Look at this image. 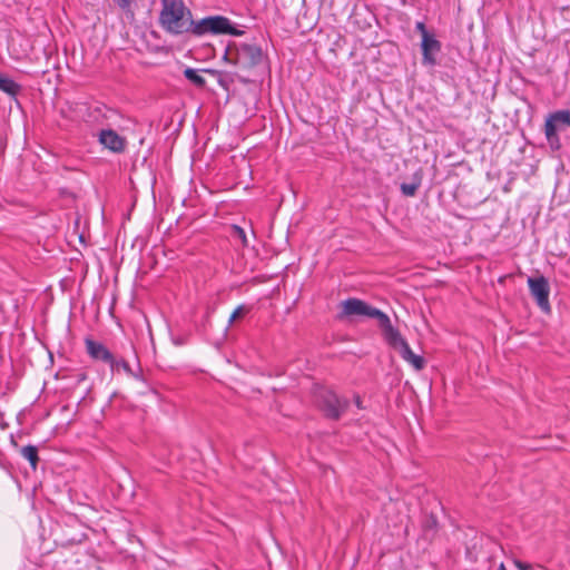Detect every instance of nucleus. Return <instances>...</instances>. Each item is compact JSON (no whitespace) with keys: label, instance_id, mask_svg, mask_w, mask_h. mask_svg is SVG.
<instances>
[{"label":"nucleus","instance_id":"1a4fd4ad","mask_svg":"<svg viewBox=\"0 0 570 570\" xmlns=\"http://www.w3.org/2000/svg\"><path fill=\"white\" fill-rule=\"evenodd\" d=\"M423 62L425 66L433 67L436 65L438 56L441 52V42L435 36H425L421 42Z\"/></svg>","mask_w":570,"mask_h":570},{"label":"nucleus","instance_id":"0eeeda50","mask_svg":"<svg viewBox=\"0 0 570 570\" xmlns=\"http://www.w3.org/2000/svg\"><path fill=\"white\" fill-rule=\"evenodd\" d=\"M98 141L115 154H122L126 150L127 140L114 129H102L98 135Z\"/></svg>","mask_w":570,"mask_h":570},{"label":"nucleus","instance_id":"f03ea898","mask_svg":"<svg viewBox=\"0 0 570 570\" xmlns=\"http://www.w3.org/2000/svg\"><path fill=\"white\" fill-rule=\"evenodd\" d=\"M366 316L368 318L377 320L379 326L384 332L390 325V317L381 309L367 304L365 301L360 298L351 297L342 302V312L338 314V318L345 316Z\"/></svg>","mask_w":570,"mask_h":570},{"label":"nucleus","instance_id":"f8f14e48","mask_svg":"<svg viewBox=\"0 0 570 570\" xmlns=\"http://www.w3.org/2000/svg\"><path fill=\"white\" fill-rule=\"evenodd\" d=\"M439 532V521L433 513L426 515L422 521V538L432 542Z\"/></svg>","mask_w":570,"mask_h":570},{"label":"nucleus","instance_id":"a878e982","mask_svg":"<svg viewBox=\"0 0 570 570\" xmlns=\"http://www.w3.org/2000/svg\"><path fill=\"white\" fill-rule=\"evenodd\" d=\"M519 80L521 82H524V78L522 77V73H519V72H515V73H511V77H510V82L512 83L513 80Z\"/></svg>","mask_w":570,"mask_h":570},{"label":"nucleus","instance_id":"4468645a","mask_svg":"<svg viewBox=\"0 0 570 570\" xmlns=\"http://www.w3.org/2000/svg\"><path fill=\"white\" fill-rule=\"evenodd\" d=\"M85 109L87 111L88 118L86 121L88 122H100L102 119L107 118L106 111L108 110L105 105H95V106H87L81 105L80 111Z\"/></svg>","mask_w":570,"mask_h":570},{"label":"nucleus","instance_id":"393cba45","mask_svg":"<svg viewBox=\"0 0 570 570\" xmlns=\"http://www.w3.org/2000/svg\"><path fill=\"white\" fill-rule=\"evenodd\" d=\"M514 564L519 570H531L532 566L530 563L523 562L521 560H514Z\"/></svg>","mask_w":570,"mask_h":570},{"label":"nucleus","instance_id":"c85d7f7f","mask_svg":"<svg viewBox=\"0 0 570 570\" xmlns=\"http://www.w3.org/2000/svg\"><path fill=\"white\" fill-rule=\"evenodd\" d=\"M498 570H507V568H505L504 563H501V564L499 566Z\"/></svg>","mask_w":570,"mask_h":570},{"label":"nucleus","instance_id":"9d476101","mask_svg":"<svg viewBox=\"0 0 570 570\" xmlns=\"http://www.w3.org/2000/svg\"><path fill=\"white\" fill-rule=\"evenodd\" d=\"M549 122L552 124L553 131L557 134L567 130L570 127V110L563 109L550 114L546 119L544 131H548Z\"/></svg>","mask_w":570,"mask_h":570},{"label":"nucleus","instance_id":"b1692460","mask_svg":"<svg viewBox=\"0 0 570 570\" xmlns=\"http://www.w3.org/2000/svg\"><path fill=\"white\" fill-rule=\"evenodd\" d=\"M415 28H416V30H419L421 32L422 39H424V35L425 36H433V33L428 31V29H426V27H425V24L423 22H416Z\"/></svg>","mask_w":570,"mask_h":570},{"label":"nucleus","instance_id":"5701e85b","mask_svg":"<svg viewBox=\"0 0 570 570\" xmlns=\"http://www.w3.org/2000/svg\"><path fill=\"white\" fill-rule=\"evenodd\" d=\"M213 312H214L213 308H210V307L206 308V312H205V315H204L203 322H202V327L204 330H206V326L209 324L210 315H212Z\"/></svg>","mask_w":570,"mask_h":570},{"label":"nucleus","instance_id":"bb28decb","mask_svg":"<svg viewBox=\"0 0 570 570\" xmlns=\"http://www.w3.org/2000/svg\"><path fill=\"white\" fill-rule=\"evenodd\" d=\"M354 403H355V405H356L358 409H363V404H362V400H361L360 395H357V394H356V395L354 396Z\"/></svg>","mask_w":570,"mask_h":570},{"label":"nucleus","instance_id":"6ab92c4d","mask_svg":"<svg viewBox=\"0 0 570 570\" xmlns=\"http://www.w3.org/2000/svg\"><path fill=\"white\" fill-rule=\"evenodd\" d=\"M549 147L557 151L561 148V140L559 134L553 131V126L549 122L548 131H544Z\"/></svg>","mask_w":570,"mask_h":570},{"label":"nucleus","instance_id":"2eb2a0df","mask_svg":"<svg viewBox=\"0 0 570 570\" xmlns=\"http://www.w3.org/2000/svg\"><path fill=\"white\" fill-rule=\"evenodd\" d=\"M0 90L11 98H17L21 91V86L14 80L8 78L6 73H0Z\"/></svg>","mask_w":570,"mask_h":570},{"label":"nucleus","instance_id":"f257e3e1","mask_svg":"<svg viewBox=\"0 0 570 570\" xmlns=\"http://www.w3.org/2000/svg\"><path fill=\"white\" fill-rule=\"evenodd\" d=\"M159 22L165 31L175 36L184 33L197 37L208 33L242 36L244 33L224 16H212L194 21L191 11L183 0H161Z\"/></svg>","mask_w":570,"mask_h":570},{"label":"nucleus","instance_id":"cd10ccee","mask_svg":"<svg viewBox=\"0 0 570 570\" xmlns=\"http://www.w3.org/2000/svg\"><path fill=\"white\" fill-rule=\"evenodd\" d=\"M184 71L191 72V71H214V70L208 69V68H202V69L186 68Z\"/></svg>","mask_w":570,"mask_h":570},{"label":"nucleus","instance_id":"423d86ee","mask_svg":"<svg viewBox=\"0 0 570 570\" xmlns=\"http://www.w3.org/2000/svg\"><path fill=\"white\" fill-rule=\"evenodd\" d=\"M528 286L531 296L534 298L537 305L544 313L551 311L549 302L550 285L548 279L543 275L528 278Z\"/></svg>","mask_w":570,"mask_h":570},{"label":"nucleus","instance_id":"aec40b11","mask_svg":"<svg viewBox=\"0 0 570 570\" xmlns=\"http://www.w3.org/2000/svg\"><path fill=\"white\" fill-rule=\"evenodd\" d=\"M252 307L245 304H242L235 308V311L232 313L228 325H232L235 323L238 318L247 315L250 312Z\"/></svg>","mask_w":570,"mask_h":570},{"label":"nucleus","instance_id":"39448f33","mask_svg":"<svg viewBox=\"0 0 570 570\" xmlns=\"http://www.w3.org/2000/svg\"><path fill=\"white\" fill-rule=\"evenodd\" d=\"M237 62L243 68H259L266 66V57L259 46L240 43L236 49Z\"/></svg>","mask_w":570,"mask_h":570},{"label":"nucleus","instance_id":"a211bd4d","mask_svg":"<svg viewBox=\"0 0 570 570\" xmlns=\"http://www.w3.org/2000/svg\"><path fill=\"white\" fill-rule=\"evenodd\" d=\"M236 80H237V85H242V86L246 87L248 91L255 92V94L259 91L261 83L263 82V80L250 79L248 77H243L239 73H237Z\"/></svg>","mask_w":570,"mask_h":570},{"label":"nucleus","instance_id":"20e7f679","mask_svg":"<svg viewBox=\"0 0 570 570\" xmlns=\"http://www.w3.org/2000/svg\"><path fill=\"white\" fill-rule=\"evenodd\" d=\"M384 340L394 350H396L400 356L407 363H410L416 371H421L425 366V360L423 356L415 354L409 343L403 338L400 331L392 324L383 332Z\"/></svg>","mask_w":570,"mask_h":570},{"label":"nucleus","instance_id":"9b49d317","mask_svg":"<svg viewBox=\"0 0 570 570\" xmlns=\"http://www.w3.org/2000/svg\"><path fill=\"white\" fill-rule=\"evenodd\" d=\"M111 371V374H119L121 371H124L127 375L144 381V376L141 373V370L139 368L138 372L134 371L129 363L124 357H117L115 354L112 356V361L107 364Z\"/></svg>","mask_w":570,"mask_h":570},{"label":"nucleus","instance_id":"ddd939ff","mask_svg":"<svg viewBox=\"0 0 570 570\" xmlns=\"http://www.w3.org/2000/svg\"><path fill=\"white\" fill-rule=\"evenodd\" d=\"M217 78V82L226 90L227 96L236 95L240 91L237 86V73H212Z\"/></svg>","mask_w":570,"mask_h":570},{"label":"nucleus","instance_id":"dca6fc26","mask_svg":"<svg viewBox=\"0 0 570 570\" xmlns=\"http://www.w3.org/2000/svg\"><path fill=\"white\" fill-rule=\"evenodd\" d=\"M421 184H422V174H421V171H416L412 177V181L411 183H402L400 186V189L404 196L413 197V196H415Z\"/></svg>","mask_w":570,"mask_h":570},{"label":"nucleus","instance_id":"7ed1b4c3","mask_svg":"<svg viewBox=\"0 0 570 570\" xmlns=\"http://www.w3.org/2000/svg\"><path fill=\"white\" fill-rule=\"evenodd\" d=\"M315 402L326 419L337 421L350 406L348 399L337 395L327 387H321L315 392Z\"/></svg>","mask_w":570,"mask_h":570},{"label":"nucleus","instance_id":"6e6552de","mask_svg":"<svg viewBox=\"0 0 570 570\" xmlns=\"http://www.w3.org/2000/svg\"><path fill=\"white\" fill-rule=\"evenodd\" d=\"M86 352L96 362L108 364L112 361L114 353H111L106 345L101 342L95 341L92 337L85 338Z\"/></svg>","mask_w":570,"mask_h":570},{"label":"nucleus","instance_id":"412c9836","mask_svg":"<svg viewBox=\"0 0 570 570\" xmlns=\"http://www.w3.org/2000/svg\"><path fill=\"white\" fill-rule=\"evenodd\" d=\"M185 78L188 79L194 86L197 88L205 87V79L200 76V73H184Z\"/></svg>","mask_w":570,"mask_h":570},{"label":"nucleus","instance_id":"4be33fe9","mask_svg":"<svg viewBox=\"0 0 570 570\" xmlns=\"http://www.w3.org/2000/svg\"><path fill=\"white\" fill-rule=\"evenodd\" d=\"M233 235L240 239L244 247L248 246V239H247L246 233L242 227H239L237 225H233Z\"/></svg>","mask_w":570,"mask_h":570},{"label":"nucleus","instance_id":"f3484780","mask_svg":"<svg viewBox=\"0 0 570 570\" xmlns=\"http://www.w3.org/2000/svg\"><path fill=\"white\" fill-rule=\"evenodd\" d=\"M20 453L21 455L29 461L31 468L33 470L37 469V464L39 462V456H38V448L36 445H26V446H22L20 449Z\"/></svg>","mask_w":570,"mask_h":570}]
</instances>
